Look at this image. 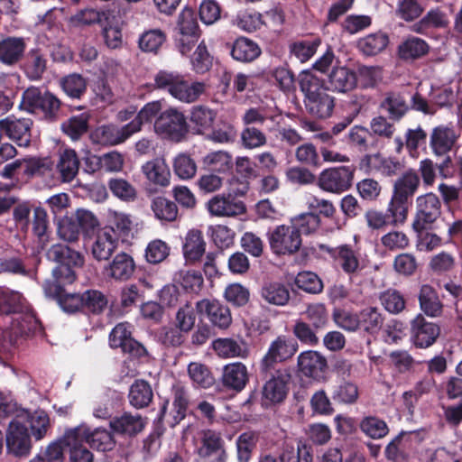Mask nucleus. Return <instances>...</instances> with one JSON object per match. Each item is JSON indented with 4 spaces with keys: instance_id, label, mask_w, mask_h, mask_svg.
Wrapping results in <instances>:
<instances>
[{
    "instance_id": "1",
    "label": "nucleus",
    "mask_w": 462,
    "mask_h": 462,
    "mask_svg": "<svg viewBox=\"0 0 462 462\" xmlns=\"http://www.w3.org/2000/svg\"><path fill=\"white\" fill-rule=\"evenodd\" d=\"M0 313L4 325V337H8L11 345H19L23 340L41 331V324L23 294L9 288H0Z\"/></svg>"
},
{
    "instance_id": "2",
    "label": "nucleus",
    "mask_w": 462,
    "mask_h": 462,
    "mask_svg": "<svg viewBox=\"0 0 462 462\" xmlns=\"http://www.w3.org/2000/svg\"><path fill=\"white\" fill-rule=\"evenodd\" d=\"M46 256L58 265L52 270L53 281H45L42 284L46 297L59 300L64 292L63 286L75 282L77 275L74 268L84 264L83 255L67 245L56 244L51 246Z\"/></svg>"
},
{
    "instance_id": "3",
    "label": "nucleus",
    "mask_w": 462,
    "mask_h": 462,
    "mask_svg": "<svg viewBox=\"0 0 462 462\" xmlns=\"http://www.w3.org/2000/svg\"><path fill=\"white\" fill-rule=\"evenodd\" d=\"M153 81L155 88L166 91L174 99L186 104L196 102L206 91L204 82L191 80L178 71L161 69L154 75Z\"/></svg>"
},
{
    "instance_id": "4",
    "label": "nucleus",
    "mask_w": 462,
    "mask_h": 462,
    "mask_svg": "<svg viewBox=\"0 0 462 462\" xmlns=\"http://www.w3.org/2000/svg\"><path fill=\"white\" fill-rule=\"evenodd\" d=\"M300 91L304 95L307 111L317 117L328 118L332 115L335 98L328 94L323 79L311 71H302L299 76Z\"/></svg>"
},
{
    "instance_id": "5",
    "label": "nucleus",
    "mask_w": 462,
    "mask_h": 462,
    "mask_svg": "<svg viewBox=\"0 0 462 462\" xmlns=\"http://www.w3.org/2000/svg\"><path fill=\"white\" fill-rule=\"evenodd\" d=\"M319 248L329 255L335 268L348 276L358 275L365 267V258L360 248L355 245L342 244L331 247L320 244Z\"/></svg>"
},
{
    "instance_id": "6",
    "label": "nucleus",
    "mask_w": 462,
    "mask_h": 462,
    "mask_svg": "<svg viewBox=\"0 0 462 462\" xmlns=\"http://www.w3.org/2000/svg\"><path fill=\"white\" fill-rule=\"evenodd\" d=\"M270 250L276 256H291L299 252L302 238L298 229L291 225L282 224L267 233Z\"/></svg>"
},
{
    "instance_id": "7",
    "label": "nucleus",
    "mask_w": 462,
    "mask_h": 462,
    "mask_svg": "<svg viewBox=\"0 0 462 462\" xmlns=\"http://www.w3.org/2000/svg\"><path fill=\"white\" fill-rule=\"evenodd\" d=\"M60 106V100L51 93L42 92L31 87L23 91L19 108L32 114L42 115L46 119L55 118Z\"/></svg>"
},
{
    "instance_id": "8",
    "label": "nucleus",
    "mask_w": 462,
    "mask_h": 462,
    "mask_svg": "<svg viewBox=\"0 0 462 462\" xmlns=\"http://www.w3.org/2000/svg\"><path fill=\"white\" fill-rule=\"evenodd\" d=\"M154 130L162 138L180 142L188 133L186 117L181 111L170 107L156 118Z\"/></svg>"
},
{
    "instance_id": "9",
    "label": "nucleus",
    "mask_w": 462,
    "mask_h": 462,
    "mask_svg": "<svg viewBox=\"0 0 462 462\" xmlns=\"http://www.w3.org/2000/svg\"><path fill=\"white\" fill-rule=\"evenodd\" d=\"M248 187L244 184L236 191L217 194L212 197L207 203V208L210 215L215 217H236L246 211L245 203L237 196H243L247 192Z\"/></svg>"
},
{
    "instance_id": "10",
    "label": "nucleus",
    "mask_w": 462,
    "mask_h": 462,
    "mask_svg": "<svg viewBox=\"0 0 462 462\" xmlns=\"http://www.w3.org/2000/svg\"><path fill=\"white\" fill-rule=\"evenodd\" d=\"M298 350L297 342L286 336L277 337L269 346L266 354L260 362V373L270 374L276 365L292 357Z\"/></svg>"
},
{
    "instance_id": "11",
    "label": "nucleus",
    "mask_w": 462,
    "mask_h": 462,
    "mask_svg": "<svg viewBox=\"0 0 462 462\" xmlns=\"http://www.w3.org/2000/svg\"><path fill=\"white\" fill-rule=\"evenodd\" d=\"M355 168L350 166L332 167L323 170L317 180L318 187L329 193L340 194L348 190L354 180Z\"/></svg>"
},
{
    "instance_id": "12",
    "label": "nucleus",
    "mask_w": 462,
    "mask_h": 462,
    "mask_svg": "<svg viewBox=\"0 0 462 462\" xmlns=\"http://www.w3.org/2000/svg\"><path fill=\"white\" fill-rule=\"evenodd\" d=\"M441 215V203L437 195L427 193L416 199V213L411 224L413 231H424Z\"/></svg>"
},
{
    "instance_id": "13",
    "label": "nucleus",
    "mask_w": 462,
    "mask_h": 462,
    "mask_svg": "<svg viewBox=\"0 0 462 462\" xmlns=\"http://www.w3.org/2000/svg\"><path fill=\"white\" fill-rule=\"evenodd\" d=\"M266 379L263 387V399L270 403L282 402L288 393L291 373L288 368L274 369L270 374H261Z\"/></svg>"
},
{
    "instance_id": "14",
    "label": "nucleus",
    "mask_w": 462,
    "mask_h": 462,
    "mask_svg": "<svg viewBox=\"0 0 462 462\" xmlns=\"http://www.w3.org/2000/svg\"><path fill=\"white\" fill-rule=\"evenodd\" d=\"M196 312L206 318L212 326L219 329H226L232 323L229 308L216 299H202L195 304Z\"/></svg>"
},
{
    "instance_id": "15",
    "label": "nucleus",
    "mask_w": 462,
    "mask_h": 462,
    "mask_svg": "<svg viewBox=\"0 0 462 462\" xmlns=\"http://www.w3.org/2000/svg\"><path fill=\"white\" fill-rule=\"evenodd\" d=\"M32 125L31 118L11 115L0 120V130L18 146L28 147L32 141Z\"/></svg>"
},
{
    "instance_id": "16",
    "label": "nucleus",
    "mask_w": 462,
    "mask_h": 462,
    "mask_svg": "<svg viewBox=\"0 0 462 462\" xmlns=\"http://www.w3.org/2000/svg\"><path fill=\"white\" fill-rule=\"evenodd\" d=\"M172 392V403L170 405L166 401L159 413V420H165L170 427H174L184 419L188 406V394L182 385L180 383L173 385Z\"/></svg>"
},
{
    "instance_id": "17",
    "label": "nucleus",
    "mask_w": 462,
    "mask_h": 462,
    "mask_svg": "<svg viewBox=\"0 0 462 462\" xmlns=\"http://www.w3.org/2000/svg\"><path fill=\"white\" fill-rule=\"evenodd\" d=\"M20 421L21 417H14L10 421L6 433V448L16 457L27 456L32 448L28 428Z\"/></svg>"
},
{
    "instance_id": "18",
    "label": "nucleus",
    "mask_w": 462,
    "mask_h": 462,
    "mask_svg": "<svg viewBox=\"0 0 462 462\" xmlns=\"http://www.w3.org/2000/svg\"><path fill=\"white\" fill-rule=\"evenodd\" d=\"M439 334V326L428 321L421 314H418L411 321V340L419 348H427L432 346Z\"/></svg>"
},
{
    "instance_id": "19",
    "label": "nucleus",
    "mask_w": 462,
    "mask_h": 462,
    "mask_svg": "<svg viewBox=\"0 0 462 462\" xmlns=\"http://www.w3.org/2000/svg\"><path fill=\"white\" fill-rule=\"evenodd\" d=\"M134 125L130 123L117 126L116 125H104L98 126L92 133L93 141L101 145H117L125 142L135 133L133 130Z\"/></svg>"
},
{
    "instance_id": "20",
    "label": "nucleus",
    "mask_w": 462,
    "mask_h": 462,
    "mask_svg": "<svg viewBox=\"0 0 462 462\" xmlns=\"http://www.w3.org/2000/svg\"><path fill=\"white\" fill-rule=\"evenodd\" d=\"M361 166L365 167L369 173H377L383 177L396 176L403 168L398 159L384 157L380 153L365 155L362 159Z\"/></svg>"
},
{
    "instance_id": "21",
    "label": "nucleus",
    "mask_w": 462,
    "mask_h": 462,
    "mask_svg": "<svg viewBox=\"0 0 462 462\" xmlns=\"http://www.w3.org/2000/svg\"><path fill=\"white\" fill-rule=\"evenodd\" d=\"M131 325L127 322L117 324L110 332L109 344L113 348H121L123 352L139 355L142 346L132 337Z\"/></svg>"
},
{
    "instance_id": "22",
    "label": "nucleus",
    "mask_w": 462,
    "mask_h": 462,
    "mask_svg": "<svg viewBox=\"0 0 462 462\" xmlns=\"http://www.w3.org/2000/svg\"><path fill=\"white\" fill-rule=\"evenodd\" d=\"M15 417H21V424H29L32 436L35 440L39 441L48 435L51 429L50 417L43 410H36L30 412L26 410H22L17 412Z\"/></svg>"
},
{
    "instance_id": "23",
    "label": "nucleus",
    "mask_w": 462,
    "mask_h": 462,
    "mask_svg": "<svg viewBox=\"0 0 462 462\" xmlns=\"http://www.w3.org/2000/svg\"><path fill=\"white\" fill-rule=\"evenodd\" d=\"M356 73L347 67H335L327 80V88L337 93H347L356 88Z\"/></svg>"
},
{
    "instance_id": "24",
    "label": "nucleus",
    "mask_w": 462,
    "mask_h": 462,
    "mask_svg": "<svg viewBox=\"0 0 462 462\" xmlns=\"http://www.w3.org/2000/svg\"><path fill=\"white\" fill-rule=\"evenodd\" d=\"M108 226L104 228L111 230V235L122 243H128L133 238L134 222L132 216L124 212L109 210Z\"/></svg>"
},
{
    "instance_id": "25",
    "label": "nucleus",
    "mask_w": 462,
    "mask_h": 462,
    "mask_svg": "<svg viewBox=\"0 0 462 462\" xmlns=\"http://www.w3.org/2000/svg\"><path fill=\"white\" fill-rule=\"evenodd\" d=\"M457 138L458 135L452 127L439 125L431 132L430 147L434 154L442 156L453 149Z\"/></svg>"
},
{
    "instance_id": "26",
    "label": "nucleus",
    "mask_w": 462,
    "mask_h": 462,
    "mask_svg": "<svg viewBox=\"0 0 462 462\" xmlns=\"http://www.w3.org/2000/svg\"><path fill=\"white\" fill-rule=\"evenodd\" d=\"M221 380L225 387L236 392H241L249 382L248 369L241 362L227 364L223 367Z\"/></svg>"
},
{
    "instance_id": "27",
    "label": "nucleus",
    "mask_w": 462,
    "mask_h": 462,
    "mask_svg": "<svg viewBox=\"0 0 462 462\" xmlns=\"http://www.w3.org/2000/svg\"><path fill=\"white\" fill-rule=\"evenodd\" d=\"M449 24L448 14L439 8L430 9L420 20L411 26L413 32L428 34L431 30L446 29Z\"/></svg>"
},
{
    "instance_id": "28",
    "label": "nucleus",
    "mask_w": 462,
    "mask_h": 462,
    "mask_svg": "<svg viewBox=\"0 0 462 462\" xmlns=\"http://www.w3.org/2000/svg\"><path fill=\"white\" fill-rule=\"evenodd\" d=\"M298 368L305 376L316 379L327 368V360L317 351H305L298 356Z\"/></svg>"
},
{
    "instance_id": "29",
    "label": "nucleus",
    "mask_w": 462,
    "mask_h": 462,
    "mask_svg": "<svg viewBox=\"0 0 462 462\" xmlns=\"http://www.w3.org/2000/svg\"><path fill=\"white\" fill-rule=\"evenodd\" d=\"M135 263L133 257L126 253H119L105 268V272L108 277L123 282L133 275Z\"/></svg>"
},
{
    "instance_id": "30",
    "label": "nucleus",
    "mask_w": 462,
    "mask_h": 462,
    "mask_svg": "<svg viewBox=\"0 0 462 462\" xmlns=\"http://www.w3.org/2000/svg\"><path fill=\"white\" fill-rule=\"evenodd\" d=\"M142 172L152 184L167 187L170 184L171 171L162 158H154L142 166Z\"/></svg>"
},
{
    "instance_id": "31",
    "label": "nucleus",
    "mask_w": 462,
    "mask_h": 462,
    "mask_svg": "<svg viewBox=\"0 0 462 462\" xmlns=\"http://www.w3.org/2000/svg\"><path fill=\"white\" fill-rule=\"evenodd\" d=\"M212 348L222 358H246L249 355L245 342L230 337L215 339L212 342Z\"/></svg>"
},
{
    "instance_id": "32",
    "label": "nucleus",
    "mask_w": 462,
    "mask_h": 462,
    "mask_svg": "<svg viewBox=\"0 0 462 462\" xmlns=\"http://www.w3.org/2000/svg\"><path fill=\"white\" fill-rule=\"evenodd\" d=\"M418 299L420 308L425 315L430 318L441 316L443 303L433 287L428 284L422 285L420 289Z\"/></svg>"
},
{
    "instance_id": "33",
    "label": "nucleus",
    "mask_w": 462,
    "mask_h": 462,
    "mask_svg": "<svg viewBox=\"0 0 462 462\" xmlns=\"http://www.w3.org/2000/svg\"><path fill=\"white\" fill-rule=\"evenodd\" d=\"M26 48L22 37H6L0 41V61L6 65L18 62L23 56Z\"/></svg>"
},
{
    "instance_id": "34",
    "label": "nucleus",
    "mask_w": 462,
    "mask_h": 462,
    "mask_svg": "<svg viewBox=\"0 0 462 462\" xmlns=\"http://www.w3.org/2000/svg\"><path fill=\"white\" fill-rule=\"evenodd\" d=\"M117 245L118 240L111 235V230L103 227L97 234L92 245V254L98 261L107 260L116 249Z\"/></svg>"
},
{
    "instance_id": "35",
    "label": "nucleus",
    "mask_w": 462,
    "mask_h": 462,
    "mask_svg": "<svg viewBox=\"0 0 462 462\" xmlns=\"http://www.w3.org/2000/svg\"><path fill=\"white\" fill-rule=\"evenodd\" d=\"M202 457H215L209 462H225L226 452L222 448V440L218 433L213 430H206L203 433L202 446L199 448Z\"/></svg>"
},
{
    "instance_id": "36",
    "label": "nucleus",
    "mask_w": 462,
    "mask_h": 462,
    "mask_svg": "<svg viewBox=\"0 0 462 462\" xmlns=\"http://www.w3.org/2000/svg\"><path fill=\"white\" fill-rule=\"evenodd\" d=\"M231 56L240 62H251L261 54V49L256 42L245 38H237L231 45Z\"/></svg>"
},
{
    "instance_id": "37",
    "label": "nucleus",
    "mask_w": 462,
    "mask_h": 462,
    "mask_svg": "<svg viewBox=\"0 0 462 462\" xmlns=\"http://www.w3.org/2000/svg\"><path fill=\"white\" fill-rule=\"evenodd\" d=\"M18 82L19 77L16 74L5 75L0 79V116L13 107L18 90Z\"/></svg>"
},
{
    "instance_id": "38",
    "label": "nucleus",
    "mask_w": 462,
    "mask_h": 462,
    "mask_svg": "<svg viewBox=\"0 0 462 462\" xmlns=\"http://www.w3.org/2000/svg\"><path fill=\"white\" fill-rule=\"evenodd\" d=\"M109 425L116 433L132 436L142 431L144 422L140 415L125 412L122 416L111 420Z\"/></svg>"
},
{
    "instance_id": "39",
    "label": "nucleus",
    "mask_w": 462,
    "mask_h": 462,
    "mask_svg": "<svg viewBox=\"0 0 462 462\" xmlns=\"http://www.w3.org/2000/svg\"><path fill=\"white\" fill-rule=\"evenodd\" d=\"M79 160L73 149H65L60 153L57 171L62 181L70 182L79 172Z\"/></svg>"
},
{
    "instance_id": "40",
    "label": "nucleus",
    "mask_w": 462,
    "mask_h": 462,
    "mask_svg": "<svg viewBox=\"0 0 462 462\" xmlns=\"http://www.w3.org/2000/svg\"><path fill=\"white\" fill-rule=\"evenodd\" d=\"M206 250V242L201 231L198 229L189 230L185 237L183 245V254L187 261H199Z\"/></svg>"
},
{
    "instance_id": "41",
    "label": "nucleus",
    "mask_w": 462,
    "mask_h": 462,
    "mask_svg": "<svg viewBox=\"0 0 462 462\" xmlns=\"http://www.w3.org/2000/svg\"><path fill=\"white\" fill-rule=\"evenodd\" d=\"M261 297L269 304L285 306L290 300L288 288L279 282H265L260 291Z\"/></svg>"
},
{
    "instance_id": "42",
    "label": "nucleus",
    "mask_w": 462,
    "mask_h": 462,
    "mask_svg": "<svg viewBox=\"0 0 462 462\" xmlns=\"http://www.w3.org/2000/svg\"><path fill=\"white\" fill-rule=\"evenodd\" d=\"M388 43V35L384 32H378L360 38L356 42V47L364 55L374 56L383 51Z\"/></svg>"
},
{
    "instance_id": "43",
    "label": "nucleus",
    "mask_w": 462,
    "mask_h": 462,
    "mask_svg": "<svg viewBox=\"0 0 462 462\" xmlns=\"http://www.w3.org/2000/svg\"><path fill=\"white\" fill-rule=\"evenodd\" d=\"M380 108L388 115L390 119L399 121L409 110V106L401 94L391 92L385 95Z\"/></svg>"
},
{
    "instance_id": "44",
    "label": "nucleus",
    "mask_w": 462,
    "mask_h": 462,
    "mask_svg": "<svg viewBox=\"0 0 462 462\" xmlns=\"http://www.w3.org/2000/svg\"><path fill=\"white\" fill-rule=\"evenodd\" d=\"M419 185L420 178L418 174L413 171H406L394 182L393 194L411 201Z\"/></svg>"
},
{
    "instance_id": "45",
    "label": "nucleus",
    "mask_w": 462,
    "mask_h": 462,
    "mask_svg": "<svg viewBox=\"0 0 462 462\" xmlns=\"http://www.w3.org/2000/svg\"><path fill=\"white\" fill-rule=\"evenodd\" d=\"M151 385L144 380H136L130 387L129 402L137 409L146 407L152 400Z\"/></svg>"
},
{
    "instance_id": "46",
    "label": "nucleus",
    "mask_w": 462,
    "mask_h": 462,
    "mask_svg": "<svg viewBox=\"0 0 462 462\" xmlns=\"http://www.w3.org/2000/svg\"><path fill=\"white\" fill-rule=\"evenodd\" d=\"M410 205L411 201L393 194L385 212L388 216V218L390 219V225H403L408 218V210Z\"/></svg>"
},
{
    "instance_id": "47",
    "label": "nucleus",
    "mask_w": 462,
    "mask_h": 462,
    "mask_svg": "<svg viewBox=\"0 0 462 462\" xmlns=\"http://www.w3.org/2000/svg\"><path fill=\"white\" fill-rule=\"evenodd\" d=\"M173 281L185 291L190 293H199L204 282L202 274L193 270H180L175 273Z\"/></svg>"
},
{
    "instance_id": "48",
    "label": "nucleus",
    "mask_w": 462,
    "mask_h": 462,
    "mask_svg": "<svg viewBox=\"0 0 462 462\" xmlns=\"http://www.w3.org/2000/svg\"><path fill=\"white\" fill-rule=\"evenodd\" d=\"M359 427L366 437L373 439H383L389 433L387 423L376 416L364 417L359 423Z\"/></svg>"
},
{
    "instance_id": "49",
    "label": "nucleus",
    "mask_w": 462,
    "mask_h": 462,
    "mask_svg": "<svg viewBox=\"0 0 462 462\" xmlns=\"http://www.w3.org/2000/svg\"><path fill=\"white\" fill-rule=\"evenodd\" d=\"M359 329L368 334H376L382 328L383 318L375 307H367L359 311Z\"/></svg>"
},
{
    "instance_id": "50",
    "label": "nucleus",
    "mask_w": 462,
    "mask_h": 462,
    "mask_svg": "<svg viewBox=\"0 0 462 462\" xmlns=\"http://www.w3.org/2000/svg\"><path fill=\"white\" fill-rule=\"evenodd\" d=\"M87 442L99 451L112 450L116 444L111 432L104 428H97L92 431L88 429Z\"/></svg>"
},
{
    "instance_id": "51",
    "label": "nucleus",
    "mask_w": 462,
    "mask_h": 462,
    "mask_svg": "<svg viewBox=\"0 0 462 462\" xmlns=\"http://www.w3.org/2000/svg\"><path fill=\"white\" fill-rule=\"evenodd\" d=\"M152 209L155 217L162 222L174 221L178 216L176 204L163 197H157L152 200Z\"/></svg>"
},
{
    "instance_id": "52",
    "label": "nucleus",
    "mask_w": 462,
    "mask_h": 462,
    "mask_svg": "<svg viewBox=\"0 0 462 462\" xmlns=\"http://www.w3.org/2000/svg\"><path fill=\"white\" fill-rule=\"evenodd\" d=\"M162 100H154L148 102L141 108L135 117L129 122L130 125H134L133 130L135 134L142 130L143 124L152 122V120L162 111Z\"/></svg>"
},
{
    "instance_id": "53",
    "label": "nucleus",
    "mask_w": 462,
    "mask_h": 462,
    "mask_svg": "<svg viewBox=\"0 0 462 462\" xmlns=\"http://www.w3.org/2000/svg\"><path fill=\"white\" fill-rule=\"evenodd\" d=\"M88 119L87 113L73 116L61 124V130L72 140H77L88 131Z\"/></svg>"
},
{
    "instance_id": "54",
    "label": "nucleus",
    "mask_w": 462,
    "mask_h": 462,
    "mask_svg": "<svg viewBox=\"0 0 462 462\" xmlns=\"http://www.w3.org/2000/svg\"><path fill=\"white\" fill-rule=\"evenodd\" d=\"M166 41L165 33L160 29L146 31L139 37V47L144 52L157 53Z\"/></svg>"
},
{
    "instance_id": "55",
    "label": "nucleus",
    "mask_w": 462,
    "mask_h": 462,
    "mask_svg": "<svg viewBox=\"0 0 462 462\" xmlns=\"http://www.w3.org/2000/svg\"><path fill=\"white\" fill-rule=\"evenodd\" d=\"M427 42L418 37L407 38L400 46L399 53L403 59H416L428 52Z\"/></svg>"
},
{
    "instance_id": "56",
    "label": "nucleus",
    "mask_w": 462,
    "mask_h": 462,
    "mask_svg": "<svg viewBox=\"0 0 462 462\" xmlns=\"http://www.w3.org/2000/svg\"><path fill=\"white\" fill-rule=\"evenodd\" d=\"M173 171L180 180L192 179L197 173L195 161L187 153H180L173 160Z\"/></svg>"
},
{
    "instance_id": "57",
    "label": "nucleus",
    "mask_w": 462,
    "mask_h": 462,
    "mask_svg": "<svg viewBox=\"0 0 462 462\" xmlns=\"http://www.w3.org/2000/svg\"><path fill=\"white\" fill-rule=\"evenodd\" d=\"M380 301L384 310L391 314L401 313L406 306L403 295L394 289H388L382 292Z\"/></svg>"
},
{
    "instance_id": "58",
    "label": "nucleus",
    "mask_w": 462,
    "mask_h": 462,
    "mask_svg": "<svg viewBox=\"0 0 462 462\" xmlns=\"http://www.w3.org/2000/svg\"><path fill=\"white\" fill-rule=\"evenodd\" d=\"M258 441V434L247 431L241 434L236 440L237 459L239 462H248Z\"/></svg>"
},
{
    "instance_id": "59",
    "label": "nucleus",
    "mask_w": 462,
    "mask_h": 462,
    "mask_svg": "<svg viewBox=\"0 0 462 462\" xmlns=\"http://www.w3.org/2000/svg\"><path fill=\"white\" fill-rule=\"evenodd\" d=\"M196 308L190 302L180 306L175 314L174 325L186 334L190 332L196 323Z\"/></svg>"
},
{
    "instance_id": "60",
    "label": "nucleus",
    "mask_w": 462,
    "mask_h": 462,
    "mask_svg": "<svg viewBox=\"0 0 462 462\" xmlns=\"http://www.w3.org/2000/svg\"><path fill=\"white\" fill-rule=\"evenodd\" d=\"M215 118L216 113L203 106H194L190 113V121L197 126L199 133L211 128Z\"/></svg>"
},
{
    "instance_id": "61",
    "label": "nucleus",
    "mask_w": 462,
    "mask_h": 462,
    "mask_svg": "<svg viewBox=\"0 0 462 462\" xmlns=\"http://www.w3.org/2000/svg\"><path fill=\"white\" fill-rule=\"evenodd\" d=\"M171 248L168 244L161 239L151 241L144 253L145 260L152 264L163 262L170 254Z\"/></svg>"
},
{
    "instance_id": "62",
    "label": "nucleus",
    "mask_w": 462,
    "mask_h": 462,
    "mask_svg": "<svg viewBox=\"0 0 462 462\" xmlns=\"http://www.w3.org/2000/svg\"><path fill=\"white\" fill-rule=\"evenodd\" d=\"M63 17V11L61 9L53 8L43 15H39L37 25L42 31H48L51 34H55L61 29Z\"/></svg>"
},
{
    "instance_id": "63",
    "label": "nucleus",
    "mask_w": 462,
    "mask_h": 462,
    "mask_svg": "<svg viewBox=\"0 0 462 462\" xmlns=\"http://www.w3.org/2000/svg\"><path fill=\"white\" fill-rule=\"evenodd\" d=\"M294 282L300 290L309 293H319L323 289V283L319 276L309 271L299 273Z\"/></svg>"
},
{
    "instance_id": "64",
    "label": "nucleus",
    "mask_w": 462,
    "mask_h": 462,
    "mask_svg": "<svg viewBox=\"0 0 462 462\" xmlns=\"http://www.w3.org/2000/svg\"><path fill=\"white\" fill-rule=\"evenodd\" d=\"M381 245L389 251H401L410 245V239L406 233L400 230H391L382 236Z\"/></svg>"
}]
</instances>
